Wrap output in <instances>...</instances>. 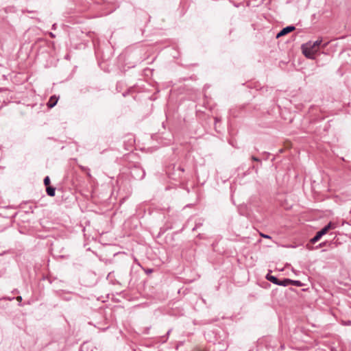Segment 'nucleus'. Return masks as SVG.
I'll use <instances>...</instances> for the list:
<instances>
[{"label":"nucleus","instance_id":"nucleus-1","mask_svg":"<svg viewBox=\"0 0 351 351\" xmlns=\"http://www.w3.org/2000/svg\"><path fill=\"white\" fill-rule=\"evenodd\" d=\"M184 168L182 165H173L167 170L169 177L172 180H180L184 177Z\"/></svg>","mask_w":351,"mask_h":351},{"label":"nucleus","instance_id":"nucleus-2","mask_svg":"<svg viewBox=\"0 0 351 351\" xmlns=\"http://www.w3.org/2000/svg\"><path fill=\"white\" fill-rule=\"evenodd\" d=\"M332 223L331 222L328 223L326 226L318 231L312 239H310V243L311 244H315L317 243L324 234L328 232L330 229L332 228Z\"/></svg>","mask_w":351,"mask_h":351},{"label":"nucleus","instance_id":"nucleus-3","mask_svg":"<svg viewBox=\"0 0 351 351\" xmlns=\"http://www.w3.org/2000/svg\"><path fill=\"white\" fill-rule=\"evenodd\" d=\"M302 50L303 54L309 59H315V54L317 52L316 49L310 48V46H307L306 44L302 45Z\"/></svg>","mask_w":351,"mask_h":351},{"label":"nucleus","instance_id":"nucleus-4","mask_svg":"<svg viewBox=\"0 0 351 351\" xmlns=\"http://www.w3.org/2000/svg\"><path fill=\"white\" fill-rule=\"evenodd\" d=\"M12 224V220L8 217L3 216L0 214V232H3Z\"/></svg>","mask_w":351,"mask_h":351},{"label":"nucleus","instance_id":"nucleus-5","mask_svg":"<svg viewBox=\"0 0 351 351\" xmlns=\"http://www.w3.org/2000/svg\"><path fill=\"white\" fill-rule=\"evenodd\" d=\"M132 176L138 180H141L145 177V173L143 169H142L140 167H134L132 171H131Z\"/></svg>","mask_w":351,"mask_h":351},{"label":"nucleus","instance_id":"nucleus-6","mask_svg":"<svg viewBox=\"0 0 351 351\" xmlns=\"http://www.w3.org/2000/svg\"><path fill=\"white\" fill-rule=\"evenodd\" d=\"M295 29V27L293 25H289L287 26L284 28H282L276 35V38H280L281 36H283L292 31H293Z\"/></svg>","mask_w":351,"mask_h":351},{"label":"nucleus","instance_id":"nucleus-7","mask_svg":"<svg viewBox=\"0 0 351 351\" xmlns=\"http://www.w3.org/2000/svg\"><path fill=\"white\" fill-rule=\"evenodd\" d=\"M58 100V98L56 95H52L47 103V106L50 108L54 107L56 105Z\"/></svg>","mask_w":351,"mask_h":351},{"label":"nucleus","instance_id":"nucleus-8","mask_svg":"<svg viewBox=\"0 0 351 351\" xmlns=\"http://www.w3.org/2000/svg\"><path fill=\"white\" fill-rule=\"evenodd\" d=\"M265 278H266V279H267L268 281H269V282H272V283H274V284H275V285H278V282H279V280H279V279H278L276 276H272V275H271V274H267L266 275V277H265Z\"/></svg>","mask_w":351,"mask_h":351},{"label":"nucleus","instance_id":"nucleus-9","mask_svg":"<svg viewBox=\"0 0 351 351\" xmlns=\"http://www.w3.org/2000/svg\"><path fill=\"white\" fill-rule=\"evenodd\" d=\"M322 42V40H317L316 41L312 43L311 41H309L308 43H306L307 46H310V48H313L315 49V48L319 46Z\"/></svg>","mask_w":351,"mask_h":351},{"label":"nucleus","instance_id":"nucleus-10","mask_svg":"<svg viewBox=\"0 0 351 351\" xmlns=\"http://www.w3.org/2000/svg\"><path fill=\"white\" fill-rule=\"evenodd\" d=\"M46 192L49 196L53 197V196H55V193H56V188L53 186H48L46 188Z\"/></svg>","mask_w":351,"mask_h":351},{"label":"nucleus","instance_id":"nucleus-11","mask_svg":"<svg viewBox=\"0 0 351 351\" xmlns=\"http://www.w3.org/2000/svg\"><path fill=\"white\" fill-rule=\"evenodd\" d=\"M291 279L289 278H283L282 280H280L278 285L282 287H287L290 285Z\"/></svg>","mask_w":351,"mask_h":351},{"label":"nucleus","instance_id":"nucleus-12","mask_svg":"<svg viewBox=\"0 0 351 351\" xmlns=\"http://www.w3.org/2000/svg\"><path fill=\"white\" fill-rule=\"evenodd\" d=\"M290 285H294L297 287H302L303 284L300 280H291Z\"/></svg>","mask_w":351,"mask_h":351},{"label":"nucleus","instance_id":"nucleus-13","mask_svg":"<svg viewBox=\"0 0 351 351\" xmlns=\"http://www.w3.org/2000/svg\"><path fill=\"white\" fill-rule=\"evenodd\" d=\"M217 346H218V349L219 350H225L227 349L228 348V345L227 343H221L220 342L217 345Z\"/></svg>","mask_w":351,"mask_h":351},{"label":"nucleus","instance_id":"nucleus-14","mask_svg":"<svg viewBox=\"0 0 351 351\" xmlns=\"http://www.w3.org/2000/svg\"><path fill=\"white\" fill-rule=\"evenodd\" d=\"M44 184L47 187L50 184V178L49 176H46L43 180Z\"/></svg>","mask_w":351,"mask_h":351},{"label":"nucleus","instance_id":"nucleus-15","mask_svg":"<svg viewBox=\"0 0 351 351\" xmlns=\"http://www.w3.org/2000/svg\"><path fill=\"white\" fill-rule=\"evenodd\" d=\"M327 244H328V242H322V243H319L317 246H316V248L317 249L319 247L326 246Z\"/></svg>","mask_w":351,"mask_h":351},{"label":"nucleus","instance_id":"nucleus-16","mask_svg":"<svg viewBox=\"0 0 351 351\" xmlns=\"http://www.w3.org/2000/svg\"><path fill=\"white\" fill-rule=\"evenodd\" d=\"M80 167L83 171H90V169L86 167L80 166Z\"/></svg>","mask_w":351,"mask_h":351},{"label":"nucleus","instance_id":"nucleus-17","mask_svg":"<svg viewBox=\"0 0 351 351\" xmlns=\"http://www.w3.org/2000/svg\"><path fill=\"white\" fill-rule=\"evenodd\" d=\"M252 160H254V161H257V162L261 161V160L258 158H257L256 156H252Z\"/></svg>","mask_w":351,"mask_h":351},{"label":"nucleus","instance_id":"nucleus-18","mask_svg":"<svg viewBox=\"0 0 351 351\" xmlns=\"http://www.w3.org/2000/svg\"><path fill=\"white\" fill-rule=\"evenodd\" d=\"M261 235L262 237H264V238H270V237L269 235H267V234H261Z\"/></svg>","mask_w":351,"mask_h":351},{"label":"nucleus","instance_id":"nucleus-19","mask_svg":"<svg viewBox=\"0 0 351 351\" xmlns=\"http://www.w3.org/2000/svg\"><path fill=\"white\" fill-rule=\"evenodd\" d=\"M49 36H50L51 38H53L56 37L55 34H53L52 32L49 33Z\"/></svg>","mask_w":351,"mask_h":351},{"label":"nucleus","instance_id":"nucleus-20","mask_svg":"<svg viewBox=\"0 0 351 351\" xmlns=\"http://www.w3.org/2000/svg\"><path fill=\"white\" fill-rule=\"evenodd\" d=\"M16 300L21 302L22 300V297L21 296H17L16 297Z\"/></svg>","mask_w":351,"mask_h":351},{"label":"nucleus","instance_id":"nucleus-21","mask_svg":"<svg viewBox=\"0 0 351 351\" xmlns=\"http://www.w3.org/2000/svg\"><path fill=\"white\" fill-rule=\"evenodd\" d=\"M56 24L54 23L53 25H52V29H56Z\"/></svg>","mask_w":351,"mask_h":351},{"label":"nucleus","instance_id":"nucleus-22","mask_svg":"<svg viewBox=\"0 0 351 351\" xmlns=\"http://www.w3.org/2000/svg\"><path fill=\"white\" fill-rule=\"evenodd\" d=\"M215 122L217 123V121H219V119L218 117H215Z\"/></svg>","mask_w":351,"mask_h":351},{"label":"nucleus","instance_id":"nucleus-23","mask_svg":"<svg viewBox=\"0 0 351 351\" xmlns=\"http://www.w3.org/2000/svg\"><path fill=\"white\" fill-rule=\"evenodd\" d=\"M86 173H87V176H89V177H90V172H89V171H86Z\"/></svg>","mask_w":351,"mask_h":351},{"label":"nucleus","instance_id":"nucleus-24","mask_svg":"<svg viewBox=\"0 0 351 351\" xmlns=\"http://www.w3.org/2000/svg\"><path fill=\"white\" fill-rule=\"evenodd\" d=\"M147 273H151V272H152V269H149V270H147Z\"/></svg>","mask_w":351,"mask_h":351},{"label":"nucleus","instance_id":"nucleus-25","mask_svg":"<svg viewBox=\"0 0 351 351\" xmlns=\"http://www.w3.org/2000/svg\"><path fill=\"white\" fill-rule=\"evenodd\" d=\"M170 332H171V330H168L167 335L170 333Z\"/></svg>","mask_w":351,"mask_h":351}]
</instances>
